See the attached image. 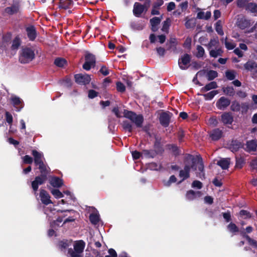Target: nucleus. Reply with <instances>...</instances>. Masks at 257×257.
<instances>
[{"label":"nucleus","instance_id":"obj_54","mask_svg":"<svg viewBox=\"0 0 257 257\" xmlns=\"http://www.w3.org/2000/svg\"><path fill=\"white\" fill-rule=\"evenodd\" d=\"M218 43V41L215 39H211L207 45L208 49H211L212 47H215Z\"/></svg>","mask_w":257,"mask_h":257},{"label":"nucleus","instance_id":"obj_27","mask_svg":"<svg viewBox=\"0 0 257 257\" xmlns=\"http://www.w3.org/2000/svg\"><path fill=\"white\" fill-rule=\"evenodd\" d=\"M156 152L154 150H144L142 152V158H153L156 156Z\"/></svg>","mask_w":257,"mask_h":257},{"label":"nucleus","instance_id":"obj_3","mask_svg":"<svg viewBox=\"0 0 257 257\" xmlns=\"http://www.w3.org/2000/svg\"><path fill=\"white\" fill-rule=\"evenodd\" d=\"M123 116L130 121H122L121 125L123 129L129 133H132L134 127H141L144 122V117L141 114H137L133 111L124 110Z\"/></svg>","mask_w":257,"mask_h":257},{"label":"nucleus","instance_id":"obj_57","mask_svg":"<svg viewBox=\"0 0 257 257\" xmlns=\"http://www.w3.org/2000/svg\"><path fill=\"white\" fill-rule=\"evenodd\" d=\"M6 119L7 122L11 125L13 120V116L10 112L8 111L6 112Z\"/></svg>","mask_w":257,"mask_h":257},{"label":"nucleus","instance_id":"obj_28","mask_svg":"<svg viewBox=\"0 0 257 257\" xmlns=\"http://www.w3.org/2000/svg\"><path fill=\"white\" fill-rule=\"evenodd\" d=\"M257 148L256 142L254 140L248 141L246 143V149L247 151H255Z\"/></svg>","mask_w":257,"mask_h":257},{"label":"nucleus","instance_id":"obj_13","mask_svg":"<svg viewBox=\"0 0 257 257\" xmlns=\"http://www.w3.org/2000/svg\"><path fill=\"white\" fill-rule=\"evenodd\" d=\"M237 24L240 29L243 30L250 26L251 21L245 17H242L238 19Z\"/></svg>","mask_w":257,"mask_h":257},{"label":"nucleus","instance_id":"obj_22","mask_svg":"<svg viewBox=\"0 0 257 257\" xmlns=\"http://www.w3.org/2000/svg\"><path fill=\"white\" fill-rule=\"evenodd\" d=\"M201 194L200 191H194L191 190L186 193V197L189 200H193L196 197L201 196Z\"/></svg>","mask_w":257,"mask_h":257},{"label":"nucleus","instance_id":"obj_48","mask_svg":"<svg viewBox=\"0 0 257 257\" xmlns=\"http://www.w3.org/2000/svg\"><path fill=\"white\" fill-rule=\"evenodd\" d=\"M224 44H225V47L228 50H232L235 47V46H236L234 43H233L231 41H228L227 40V38H226L224 41Z\"/></svg>","mask_w":257,"mask_h":257},{"label":"nucleus","instance_id":"obj_53","mask_svg":"<svg viewBox=\"0 0 257 257\" xmlns=\"http://www.w3.org/2000/svg\"><path fill=\"white\" fill-rule=\"evenodd\" d=\"M117 90L120 92H123L125 90L124 85L120 82H117L116 84Z\"/></svg>","mask_w":257,"mask_h":257},{"label":"nucleus","instance_id":"obj_1","mask_svg":"<svg viewBox=\"0 0 257 257\" xmlns=\"http://www.w3.org/2000/svg\"><path fill=\"white\" fill-rule=\"evenodd\" d=\"M191 168L195 171L197 170L198 168L200 172L199 174V178H204V165L202 158L198 157H195L189 154L186 157L184 169L180 170L179 172V177L182 178V180L179 182V184L189 177V172Z\"/></svg>","mask_w":257,"mask_h":257},{"label":"nucleus","instance_id":"obj_64","mask_svg":"<svg viewBox=\"0 0 257 257\" xmlns=\"http://www.w3.org/2000/svg\"><path fill=\"white\" fill-rule=\"evenodd\" d=\"M98 93L94 90H90L88 91V97L92 99L97 96Z\"/></svg>","mask_w":257,"mask_h":257},{"label":"nucleus","instance_id":"obj_46","mask_svg":"<svg viewBox=\"0 0 257 257\" xmlns=\"http://www.w3.org/2000/svg\"><path fill=\"white\" fill-rule=\"evenodd\" d=\"M204 53L205 51L204 48L202 46L198 45L197 46L196 57L199 58H201L203 56Z\"/></svg>","mask_w":257,"mask_h":257},{"label":"nucleus","instance_id":"obj_39","mask_svg":"<svg viewBox=\"0 0 257 257\" xmlns=\"http://www.w3.org/2000/svg\"><path fill=\"white\" fill-rule=\"evenodd\" d=\"M72 4V1L71 0H63L61 1L60 3V7L64 9H68L69 7Z\"/></svg>","mask_w":257,"mask_h":257},{"label":"nucleus","instance_id":"obj_24","mask_svg":"<svg viewBox=\"0 0 257 257\" xmlns=\"http://www.w3.org/2000/svg\"><path fill=\"white\" fill-rule=\"evenodd\" d=\"M222 136V132L218 128L212 130L210 133V137L212 140L216 141L219 140Z\"/></svg>","mask_w":257,"mask_h":257},{"label":"nucleus","instance_id":"obj_43","mask_svg":"<svg viewBox=\"0 0 257 257\" xmlns=\"http://www.w3.org/2000/svg\"><path fill=\"white\" fill-rule=\"evenodd\" d=\"M218 73L214 70H210L207 73V77L208 80H212L217 77Z\"/></svg>","mask_w":257,"mask_h":257},{"label":"nucleus","instance_id":"obj_52","mask_svg":"<svg viewBox=\"0 0 257 257\" xmlns=\"http://www.w3.org/2000/svg\"><path fill=\"white\" fill-rule=\"evenodd\" d=\"M171 21L169 19H167L166 21L163 22L162 30L164 32H166L168 29Z\"/></svg>","mask_w":257,"mask_h":257},{"label":"nucleus","instance_id":"obj_42","mask_svg":"<svg viewBox=\"0 0 257 257\" xmlns=\"http://www.w3.org/2000/svg\"><path fill=\"white\" fill-rule=\"evenodd\" d=\"M195 25L196 21L193 19L187 20L185 24V26L187 29L193 28Z\"/></svg>","mask_w":257,"mask_h":257},{"label":"nucleus","instance_id":"obj_6","mask_svg":"<svg viewBox=\"0 0 257 257\" xmlns=\"http://www.w3.org/2000/svg\"><path fill=\"white\" fill-rule=\"evenodd\" d=\"M46 175L43 174L40 176H37L35 180L32 182V187L34 191L35 195H37V191L38 189L39 186L43 184L46 180Z\"/></svg>","mask_w":257,"mask_h":257},{"label":"nucleus","instance_id":"obj_15","mask_svg":"<svg viewBox=\"0 0 257 257\" xmlns=\"http://www.w3.org/2000/svg\"><path fill=\"white\" fill-rule=\"evenodd\" d=\"M162 19V16L159 17H154L150 21L151 25V30L153 32H156L158 30V26L160 24Z\"/></svg>","mask_w":257,"mask_h":257},{"label":"nucleus","instance_id":"obj_14","mask_svg":"<svg viewBox=\"0 0 257 257\" xmlns=\"http://www.w3.org/2000/svg\"><path fill=\"white\" fill-rule=\"evenodd\" d=\"M170 119V114L167 112H163L160 115V122L161 124L164 127H167L169 125Z\"/></svg>","mask_w":257,"mask_h":257},{"label":"nucleus","instance_id":"obj_58","mask_svg":"<svg viewBox=\"0 0 257 257\" xmlns=\"http://www.w3.org/2000/svg\"><path fill=\"white\" fill-rule=\"evenodd\" d=\"M20 45V41L19 38H16L15 39L13 42L12 44V48L14 49H17L18 48L19 46Z\"/></svg>","mask_w":257,"mask_h":257},{"label":"nucleus","instance_id":"obj_47","mask_svg":"<svg viewBox=\"0 0 257 257\" xmlns=\"http://www.w3.org/2000/svg\"><path fill=\"white\" fill-rule=\"evenodd\" d=\"M224 92L229 96H233L234 94V90L232 86H227L223 88Z\"/></svg>","mask_w":257,"mask_h":257},{"label":"nucleus","instance_id":"obj_37","mask_svg":"<svg viewBox=\"0 0 257 257\" xmlns=\"http://www.w3.org/2000/svg\"><path fill=\"white\" fill-rule=\"evenodd\" d=\"M19 10V7L17 5H13L11 7H8L6 9V12L12 15L17 13Z\"/></svg>","mask_w":257,"mask_h":257},{"label":"nucleus","instance_id":"obj_12","mask_svg":"<svg viewBox=\"0 0 257 257\" xmlns=\"http://www.w3.org/2000/svg\"><path fill=\"white\" fill-rule=\"evenodd\" d=\"M39 197L41 202L45 205H48L52 203L50 200V196L49 194L46 191L43 189H41L40 190Z\"/></svg>","mask_w":257,"mask_h":257},{"label":"nucleus","instance_id":"obj_19","mask_svg":"<svg viewBox=\"0 0 257 257\" xmlns=\"http://www.w3.org/2000/svg\"><path fill=\"white\" fill-rule=\"evenodd\" d=\"M27 35L29 39L33 41L36 37V31L33 26H29L26 28Z\"/></svg>","mask_w":257,"mask_h":257},{"label":"nucleus","instance_id":"obj_31","mask_svg":"<svg viewBox=\"0 0 257 257\" xmlns=\"http://www.w3.org/2000/svg\"><path fill=\"white\" fill-rule=\"evenodd\" d=\"M241 147V144L236 141H234L231 142L229 147L230 150L232 152H236Z\"/></svg>","mask_w":257,"mask_h":257},{"label":"nucleus","instance_id":"obj_26","mask_svg":"<svg viewBox=\"0 0 257 257\" xmlns=\"http://www.w3.org/2000/svg\"><path fill=\"white\" fill-rule=\"evenodd\" d=\"M246 11L253 14L254 16L257 15V4L254 3H249L246 6Z\"/></svg>","mask_w":257,"mask_h":257},{"label":"nucleus","instance_id":"obj_5","mask_svg":"<svg viewBox=\"0 0 257 257\" xmlns=\"http://www.w3.org/2000/svg\"><path fill=\"white\" fill-rule=\"evenodd\" d=\"M95 64V56L91 54H87L85 56V62L83 65V68L89 70L91 67H94Z\"/></svg>","mask_w":257,"mask_h":257},{"label":"nucleus","instance_id":"obj_20","mask_svg":"<svg viewBox=\"0 0 257 257\" xmlns=\"http://www.w3.org/2000/svg\"><path fill=\"white\" fill-rule=\"evenodd\" d=\"M217 164L222 169H227L230 165V159L229 158H222L217 161Z\"/></svg>","mask_w":257,"mask_h":257},{"label":"nucleus","instance_id":"obj_16","mask_svg":"<svg viewBox=\"0 0 257 257\" xmlns=\"http://www.w3.org/2000/svg\"><path fill=\"white\" fill-rule=\"evenodd\" d=\"M244 67L247 71L257 72V64L253 61H248L244 64Z\"/></svg>","mask_w":257,"mask_h":257},{"label":"nucleus","instance_id":"obj_56","mask_svg":"<svg viewBox=\"0 0 257 257\" xmlns=\"http://www.w3.org/2000/svg\"><path fill=\"white\" fill-rule=\"evenodd\" d=\"M202 187V183L199 181H194L192 184V187L200 189Z\"/></svg>","mask_w":257,"mask_h":257},{"label":"nucleus","instance_id":"obj_59","mask_svg":"<svg viewBox=\"0 0 257 257\" xmlns=\"http://www.w3.org/2000/svg\"><path fill=\"white\" fill-rule=\"evenodd\" d=\"M157 54L160 56L163 57L165 54L166 50L164 48L160 47L156 48Z\"/></svg>","mask_w":257,"mask_h":257},{"label":"nucleus","instance_id":"obj_30","mask_svg":"<svg viewBox=\"0 0 257 257\" xmlns=\"http://www.w3.org/2000/svg\"><path fill=\"white\" fill-rule=\"evenodd\" d=\"M227 228L229 232L232 233H236L239 232L240 233V229L235 224L230 222L227 226Z\"/></svg>","mask_w":257,"mask_h":257},{"label":"nucleus","instance_id":"obj_45","mask_svg":"<svg viewBox=\"0 0 257 257\" xmlns=\"http://www.w3.org/2000/svg\"><path fill=\"white\" fill-rule=\"evenodd\" d=\"M37 165L39 166V169H40L41 173V175H43V174H46L47 175L48 171L47 170V167L44 164L43 162L38 164Z\"/></svg>","mask_w":257,"mask_h":257},{"label":"nucleus","instance_id":"obj_11","mask_svg":"<svg viewBox=\"0 0 257 257\" xmlns=\"http://www.w3.org/2000/svg\"><path fill=\"white\" fill-rule=\"evenodd\" d=\"M230 103V101L228 98L222 96L216 102V106L218 109L224 110Z\"/></svg>","mask_w":257,"mask_h":257},{"label":"nucleus","instance_id":"obj_36","mask_svg":"<svg viewBox=\"0 0 257 257\" xmlns=\"http://www.w3.org/2000/svg\"><path fill=\"white\" fill-rule=\"evenodd\" d=\"M89 219L91 223L96 224L99 221V216L97 213H92L89 216Z\"/></svg>","mask_w":257,"mask_h":257},{"label":"nucleus","instance_id":"obj_38","mask_svg":"<svg viewBox=\"0 0 257 257\" xmlns=\"http://www.w3.org/2000/svg\"><path fill=\"white\" fill-rule=\"evenodd\" d=\"M225 76L229 80H233L236 77V72L233 70H227L225 72Z\"/></svg>","mask_w":257,"mask_h":257},{"label":"nucleus","instance_id":"obj_62","mask_svg":"<svg viewBox=\"0 0 257 257\" xmlns=\"http://www.w3.org/2000/svg\"><path fill=\"white\" fill-rule=\"evenodd\" d=\"M248 109V105L245 103H242L240 104V110L242 113L247 112Z\"/></svg>","mask_w":257,"mask_h":257},{"label":"nucleus","instance_id":"obj_44","mask_svg":"<svg viewBox=\"0 0 257 257\" xmlns=\"http://www.w3.org/2000/svg\"><path fill=\"white\" fill-rule=\"evenodd\" d=\"M230 109L233 111H239L240 110V104L236 101L232 102Z\"/></svg>","mask_w":257,"mask_h":257},{"label":"nucleus","instance_id":"obj_23","mask_svg":"<svg viewBox=\"0 0 257 257\" xmlns=\"http://www.w3.org/2000/svg\"><path fill=\"white\" fill-rule=\"evenodd\" d=\"M145 24L143 21L133 22L131 24V28L135 30H142L144 29Z\"/></svg>","mask_w":257,"mask_h":257},{"label":"nucleus","instance_id":"obj_7","mask_svg":"<svg viewBox=\"0 0 257 257\" xmlns=\"http://www.w3.org/2000/svg\"><path fill=\"white\" fill-rule=\"evenodd\" d=\"M74 77L76 82L80 85H86L91 81L90 76L87 74H77Z\"/></svg>","mask_w":257,"mask_h":257},{"label":"nucleus","instance_id":"obj_4","mask_svg":"<svg viewBox=\"0 0 257 257\" xmlns=\"http://www.w3.org/2000/svg\"><path fill=\"white\" fill-rule=\"evenodd\" d=\"M34 58L35 53L33 49L26 47L21 50L19 56V61L21 63H28L32 61Z\"/></svg>","mask_w":257,"mask_h":257},{"label":"nucleus","instance_id":"obj_41","mask_svg":"<svg viewBox=\"0 0 257 257\" xmlns=\"http://www.w3.org/2000/svg\"><path fill=\"white\" fill-rule=\"evenodd\" d=\"M51 193L57 199L61 198L64 197L63 194L59 190L56 189H53L51 190Z\"/></svg>","mask_w":257,"mask_h":257},{"label":"nucleus","instance_id":"obj_21","mask_svg":"<svg viewBox=\"0 0 257 257\" xmlns=\"http://www.w3.org/2000/svg\"><path fill=\"white\" fill-rule=\"evenodd\" d=\"M221 120L224 124H231L233 117L230 113L225 112L221 115Z\"/></svg>","mask_w":257,"mask_h":257},{"label":"nucleus","instance_id":"obj_29","mask_svg":"<svg viewBox=\"0 0 257 257\" xmlns=\"http://www.w3.org/2000/svg\"><path fill=\"white\" fill-rule=\"evenodd\" d=\"M217 87V85L216 83L214 81H212L206 84L204 87H202L201 89V91L202 92H206L212 89H215Z\"/></svg>","mask_w":257,"mask_h":257},{"label":"nucleus","instance_id":"obj_51","mask_svg":"<svg viewBox=\"0 0 257 257\" xmlns=\"http://www.w3.org/2000/svg\"><path fill=\"white\" fill-rule=\"evenodd\" d=\"M55 209H49L48 207L44 209V212L47 215L49 219L52 217V215L55 214Z\"/></svg>","mask_w":257,"mask_h":257},{"label":"nucleus","instance_id":"obj_32","mask_svg":"<svg viewBox=\"0 0 257 257\" xmlns=\"http://www.w3.org/2000/svg\"><path fill=\"white\" fill-rule=\"evenodd\" d=\"M154 146L156 150V152H157L158 153H161L163 151V149L161 145V138H159V137H156V141L155 142Z\"/></svg>","mask_w":257,"mask_h":257},{"label":"nucleus","instance_id":"obj_55","mask_svg":"<svg viewBox=\"0 0 257 257\" xmlns=\"http://www.w3.org/2000/svg\"><path fill=\"white\" fill-rule=\"evenodd\" d=\"M169 148L175 155H177L179 154V150L176 146L173 145H169Z\"/></svg>","mask_w":257,"mask_h":257},{"label":"nucleus","instance_id":"obj_18","mask_svg":"<svg viewBox=\"0 0 257 257\" xmlns=\"http://www.w3.org/2000/svg\"><path fill=\"white\" fill-rule=\"evenodd\" d=\"M50 184L55 188H59L63 185L62 180L57 177H52L50 179Z\"/></svg>","mask_w":257,"mask_h":257},{"label":"nucleus","instance_id":"obj_40","mask_svg":"<svg viewBox=\"0 0 257 257\" xmlns=\"http://www.w3.org/2000/svg\"><path fill=\"white\" fill-rule=\"evenodd\" d=\"M54 64L58 67H63L66 64L65 59L62 58H57L55 60Z\"/></svg>","mask_w":257,"mask_h":257},{"label":"nucleus","instance_id":"obj_9","mask_svg":"<svg viewBox=\"0 0 257 257\" xmlns=\"http://www.w3.org/2000/svg\"><path fill=\"white\" fill-rule=\"evenodd\" d=\"M190 56L187 54H184L178 60L179 67L182 70H186L188 68L187 66L190 62Z\"/></svg>","mask_w":257,"mask_h":257},{"label":"nucleus","instance_id":"obj_17","mask_svg":"<svg viewBox=\"0 0 257 257\" xmlns=\"http://www.w3.org/2000/svg\"><path fill=\"white\" fill-rule=\"evenodd\" d=\"M32 154L34 158V162L36 165L43 162V154L42 152H38L36 150H33Z\"/></svg>","mask_w":257,"mask_h":257},{"label":"nucleus","instance_id":"obj_25","mask_svg":"<svg viewBox=\"0 0 257 257\" xmlns=\"http://www.w3.org/2000/svg\"><path fill=\"white\" fill-rule=\"evenodd\" d=\"M240 235L247 240L249 245L257 248V241L251 238L244 231L240 230Z\"/></svg>","mask_w":257,"mask_h":257},{"label":"nucleus","instance_id":"obj_60","mask_svg":"<svg viewBox=\"0 0 257 257\" xmlns=\"http://www.w3.org/2000/svg\"><path fill=\"white\" fill-rule=\"evenodd\" d=\"M23 162L25 164H31L33 162V158L29 155H26L23 158Z\"/></svg>","mask_w":257,"mask_h":257},{"label":"nucleus","instance_id":"obj_35","mask_svg":"<svg viewBox=\"0 0 257 257\" xmlns=\"http://www.w3.org/2000/svg\"><path fill=\"white\" fill-rule=\"evenodd\" d=\"M218 93V90H213L206 94H203V96L206 100H211L215 96V95Z\"/></svg>","mask_w":257,"mask_h":257},{"label":"nucleus","instance_id":"obj_49","mask_svg":"<svg viewBox=\"0 0 257 257\" xmlns=\"http://www.w3.org/2000/svg\"><path fill=\"white\" fill-rule=\"evenodd\" d=\"M62 221V218L58 217L56 220H54V221L50 222V226L53 228L55 227L56 226H59Z\"/></svg>","mask_w":257,"mask_h":257},{"label":"nucleus","instance_id":"obj_8","mask_svg":"<svg viewBox=\"0 0 257 257\" xmlns=\"http://www.w3.org/2000/svg\"><path fill=\"white\" fill-rule=\"evenodd\" d=\"M150 6H146V3L144 5H141L139 3H135L134 5L133 13L137 17H140L144 11H147Z\"/></svg>","mask_w":257,"mask_h":257},{"label":"nucleus","instance_id":"obj_61","mask_svg":"<svg viewBox=\"0 0 257 257\" xmlns=\"http://www.w3.org/2000/svg\"><path fill=\"white\" fill-rule=\"evenodd\" d=\"M239 214L240 216H244L245 218H249L251 217L250 213L246 210H241L239 212Z\"/></svg>","mask_w":257,"mask_h":257},{"label":"nucleus","instance_id":"obj_10","mask_svg":"<svg viewBox=\"0 0 257 257\" xmlns=\"http://www.w3.org/2000/svg\"><path fill=\"white\" fill-rule=\"evenodd\" d=\"M11 101L17 111H20L23 107L22 100L20 97L13 95L11 97Z\"/></svg>","mask_w":257,"mask_h":257},{"label":"nucleus","instance_id":"obj_2","mask_svg":"<svg viewBox=\"0 0 257 257\" xmlns=\"http://www.w3.org/2000/svg\"><path fill=\"white\" fill-rule=\"evenodd\" d=\"M85 242L79 240L73 243L71 240H63L59 242V247L63 251L68 248V254L70 257H82V253L85 247Z\"/></svg>","mask_w":257,"mask_h":257},{"label":"nucleus","instance_id":"obj_34","mask_svg":"<svg viewBox=\"0 0 257 257\" xmlns=\"http://www.w3.org/2000/svg\"><path fill=\"white\" fill-rule=\"evenodd\" d=\"M215 29L217 34L219 35L223 36L224 32L222 29L221 21L218 20L215 24Z\"/></svg>","mask_w":257,"mask_h":257},{"label":"nucleus","instance_id":"obj_63","mask_svg":"<svg viewBox=\"0 0 257 257\" xmlns=\"http://www.w3.org/2000/svg\"><path fill=\"white\" fill-rule=\"evenodd\" d=\"M108 252L109 255H105V257H117V256L116 251H115V250H114L112 248L109 249L108 250Z\"/></svg>","mask_w":257,"mask_h":257},{"label":"nucleus","instance_id":"obj_50","mask_svg":"<svg viewBox=\"0 0 257 257\" xmlns=\"http://www.w3.org/2000/svg\"><path fill=\"white\" fill-rule=\"evenodd\" d=\"M248 0H237L236 2L237 6L240 8H245L246 9V6L248 4Z\"/></svg>","mask_w":257,"mask_h":257},{"label":"nucleus","instance_id":"obj_33","mask_svg":"<svg viewBox=\"0 0 257 257\" xmlns=\"http://www.w3.org/2000/svg\"><path fill=\"white\" fill-rule=\"evenodd\" d=\"M223 51L220 48L214 50H211L209 52L210 56L211 57L217 58L218 56H222Z\"/></svg>","mask_w":257,"mask_h":257}]
</instances>
